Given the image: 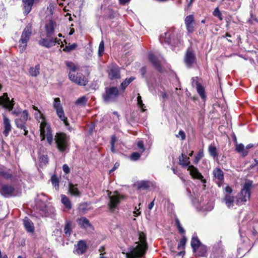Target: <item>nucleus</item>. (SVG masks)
Masks as SVG:
<instances>
[{
  "mask_svg": "<svg viewBox=\"0 0 258 258\" xmlns=\"http://www.w3.org/2000/svg\"><path fill=\"white\" fill-rule=\"evenodd\" d=\"M135 78L131 77L128 79H126L120 85L121 88L124 90L125 88L134 80Z\"/></svg>",
  "mask_w": 258,
  "mask_h": 258,
  "instance_id": "nucleus-36",
  "label": "nucleus"
},
{
  "mask_svg": "<svg viewBox=\"0 0 258 258\" xmlns=\"http://www.w3.org/2000/svg\"><path fill=\"white\" fill-rule=\"evenodd\" d=\"M213 174L214 178L217 179V184L220 186L224 179V174L222 170L219 168H216L213 170Z\"/></svg>",
  "mask_w": 258,
  "mask_h": 258,
  "instance_id": "nucleus-18",
  "label": "nucleus"
},
{
  "mask_svg": "<svg viewBox=\"0 0 258 258\" xmlns=\"http://www.w3.org/2000/svg\"><path fill=\"white\" fill-rule=\"evenodd\" d=\"M77 221L81 228L89 230L93 229L92 225L90 223L89 220L86 217H82L78 218Z\"/></svg>",
  "mask_w": 258,
  "mask_h": 258,
  "instance_id": "nucleus-15",
  "label": "nucleus"
},
{
  "mask_svg": "<svg viewBox=\"0 0 258 258\" xmlns=\"http://www.w3.org/2000/svg\"><path fill=\"white\" fill-rule=\"evenodd\" d=\"M72 231V223L70 221H67L64 227V232L67 237H69Z\"/></svg>",
  "mask_w": 258,
  "mask_h": 258,
  "instance_id": "nucleus-27",
  "label": "nucleus"
},
{
  "mask_svg": "<svg viewBox=\"0 0 258 258\" xmlns=\"http://www.w3.org/2000/svg\"><path fill=\"white\" fill-rule=\"evenodd\" d=\"M14 102L13 99L12 100H10L7 93H4L2 96L0 97V105H3L4 108L8 109L9 111H12V114L18 115L21 113V111L19 109L13 110L14 105Z\"/></svg>",
  "mask_w": 258,
  "mask_h": 258,
  "instance_id": "nucleus-5",
  "label": "nucleus"
},
{
  "mask_svg": "<svg viewBox=\"0 0 258 258\" xmlns=\"http://www.w3.org/2000/svg\"><path fill=\"white\" fill-rule=\"evenodd\" d=\"M118 166H119V164H118L117 163H116L114 164L113 168L109 171V173H111V172H113Z\"/></svg>",
  "mask_w": 258,
  "mask_h": 258,
  "instance_id": "nucleus-64",
  "label": "nucleus"
},
{
  "mask_svg": "<svg viewBox=\"0 0 258 258\" xmlns=\"http://www.w3.org/2000/svg\"><path fill=\"white\" fill-rule=\"evenodd\" d=\"M119 95V91L117 87H110L105 88L102 98L105 103H109L115 101Z\"/></svg>",
  "mask_w": 258,
  "mask_h": 258,
  "instance_id": "nucleus-3",
  "label": "nucleus"
},
{
  "mask_svg": "<svg viewBox=\"0 0 258 258\" xmlns=\"http://www.w3.org/2000/svg\"><path fill=\"white\" fill-rule=\"evenodd\" d=\"M202 245L201 242L197 236H193L191 240V246L194 251H196L198 246Z\"/></svg>",
  "mask_w": 258,
  "mask_h": 258,
  "instance_id": "nucleus-34",
  "label": "nucleus"
},
{
  "mask_svg": "<svg viewBox=\"0 0 258 258\" xmlns=\"http://www.w3.org/2000/svg\"><path fill=\"white\" fill-rule=\"evenodd\" d=\"M53 41L55 42V44H58L60 45L61 47L63 45L62 42L60 39H58L57 38H53Z\"/></svg>",
  "mask_w": 258,
  "mask_h": 258,
  "instance_id": "nucleus-61",
  "label": "nucleus"
},
{
  "mask_svg": "<svg viewBox=\"0 0 258 258\" xmlns=\"http://www.w3.org/2000/svg\"><path fill=\"white\" fill-rule=\"evenodd\" d=\"M236 150L242 154V156L245 157L248 154V151L245 149V147L242 144H237L236 145Z\"/></svg>",
  "mask_w": 258,
  "mask_h": 258,
  "instance_id": "nucleus-32",
  "label": "nucleus"
},
{
  "mask_svg": "<svg viewBox=\"0 0 258 258\" xmlns=\"http://www.w3.org/2000/svg\"><path fill=\"white\" fill-rule=\"evenodd\" d=\"M185 26H186L187 31L189 33H192L194 31V26L193 24H186Z\"/></svg>",
  "mask_w": 258,
  "mask_h": 258,
  "instance_id": "nucleus-53",
  "label": "nucleus"
},
{
  "mask_svg": "<svg viewBox=\"0 0 258 258\" xmlns=\"http://www.w3.org/2000/svg\"><path fill=\"white\" fill-rule=\"evenodd\" d=\"M40 65L36 64L34 67H31L29 70V73L31 76L36 77L39 74Z\"/></svg>",
  "mask_w": 258,
  "mask_h": 258,
  "instance_id": "nucleus-33",
  "label": "nucleus"
},
{
  "mask_svg": "<svg viewBox=\"0 0 258 258\" xmlns=\"http://www.w3.org/2000/svg\"><path fill=\"white\" fill-rule=\"evenodd\" d=\"M22 1L24 9V13L26 15L31 11L33 4L38 0H22Z\"/></svg>",
  "mask_w": 258,
  "mask_h": 258,
  "instance_id": "nucleus-20",
  "label": "nucleus"
},
{
  "mask_svg": "<svg viewBox=\"0 0 258 258\" xmlns=\"http://www.w3.org/2000/svg\"><path fill=\"white\" fill-rule=\"evenodd\" d=\"M177 137H180L182 140H185V135L184 132L182 130L179 131L178 133V135H177Z\"/></svg>",
  "mask_w": 258,
  "mask_h": 258,
  "instance_id": "nucleus-59",
  "label": "nucleus"
},
{
  "mask_svg": "<svg viewBox=\"0 0 258 258\" xmlns=\"http://www.w3.org/2000/svg\"><path fill=\"white\" fill-rule=\"evenodd\" d=\"M187 239L184 235L183 236L182 238L180 239L179 242L178 244V249H184V246L186 242Z\"/></svg>",
  "mask_w": 258,
  "mask_h": 258,
  "instance_id": "nucleus-44",
  "label": "nucleus"
},
{
  "mask_svg": "<svg viewBox=\"0 0 258 258\" xmlns=\"http://www.w3.org/2000/svg\"><path fill=\"white\" fill-rule=\"evenodd\" d=\"M149 59L150 61L152 63L154 67L159 71H161V68L159 60L157 57L152 53H149Z\"/></svg>",
  "mask_w": 258,
  "mask_h": 258,
  "instance_id": "nucleus-23",
  "label": "nucleus"
},
{
  "mask_svg": "<svg viewBox=\"0 0 258 258\" xmlns=\"http://www.w3.org/2000/svg\"><path fill=\"white\" fill-rule=\"evenodd\" d=\"M224 201L228 208H232L234 206V197L230 195H226Z\"/></svg>",
  "mask_w": 258,
  "mask_h": 258,
  "instance_id": "nucleus-26",
  "label": "nucleus"
},
{
  "mask_svg": "<svg viewBox=\"0 0 258 258\" xmlns=\"http://www.w3.org/2000/svg\"><path fill=\"white\" fill-rule=\"evenodd\" d=\"M53 107L55 110L62 108V106L60 103V100L59 98H55L54 99Z\"/></svg>",
  "mask_w": 258,
  "mask_h": 258,
  "instance_id": "nucleus-37",
  "label": "nucleus"
},
{
  "mask_svg": "<svg viewBox=\"0 0 258 258\" xmlns=\"http://www.w3.org/2000/svg\"><path fill=\"white\" fill-rule=\"evenodd\" d=\"M40 214L42 216H47L48 214L47 208L44 203H42V205L39 207Z\"/></svg>",
  "mask_w": 258,
  "mask_h": 258,
  "instance_id": "nucleus-40",
  "label": "nucleus"
},
{
  "mask_svg": "<svg viewBox=\"0 0 258 258\" xmlns=\"http://www.w3.org/2000/svg\"><path fill=\"white\" fill-rule=\"evenodd\" d=\"M218 252H213L210 256L211 258H222V255H220V256L217 255ZM222 252L221 251V254H222Z\"/></svg>",
  "mask_w": 258,
  "mask_h": 258,
  "instance_id": "nucleus-60",
  "label": "nucleus"
},
{
  "mask_svg": "<svg viewBox=\"0 0 258 258\" xmlns=\"http://www.w3.org/2000/svg\"><path fill=\"white\" fill-rule=\"evenodd\" d=\"M197 255L204 256L207 252V248L205 246L202 245L198 246L196 251H194Z\"/></svg>",
  "mask_w": 258,
  "mask_h": 258,
  "instance_id": "nucleus-28",
  "label": "nucleus"
},
{
  "mask_svg": "<svg viewBox=\"0 0 258 258\" xmlns=\"http://www.w3.org/2000/svg\"><path fill=\"white\" fill-rule=\"evenodd\" d=\"M188 170L189 171L190 175L195 179H198L201 180L203 183H205L206 181L204 178L203 176L199 171L198 169L193 165L188 166Z\"/></svg>",
  "mask_w": 258,
  "mask_h": 258,
  "instance_id": "nucleus-13",
  "label": "nucleus"
},
{
  "mask_svg": "<svg viewBox=\"0 0 258 258\" xmlns=\"http://www.w3.org/2000/svg\"><path fill=\"white\" fill-rule=\"evenodd\" d=\"M108 77L111 80L120 78L119 68L116 65H111L108 70Z\"/></svg>",
  "mask_w": 258,
  "mask_h": 258,
  "instance_id": "nucleus-12",
  "label": "nucleus"
},
{
  "mask_svg": "<svg viewBox=\"0 0 258 258\" xmlns=\"http://www.w3.org/2000/svg\"><path fill=\"white\" fill-rule=\"evenodd\" d=\"M66 64L69 70V78H70V75H74L76 73L77 67L75 63L71 61H66Z\"/></svg>",
  "mask_w": 258,
  "mask_h": 258,
  "instance_id": "nucleus-24",
  "label": "nucleus"
},
{
  "mask_svg": "<svg viewBox=\"0 0 258 258\" xmlns=\"http://www.w3.org/2000/svg\"><path fill=\"white\" fill-rule=\"evenodd\" d=\"M221 13L218 8H216L213 12V15L215 17L220 18L221 16Z\"/></svg>",
  "mask_w": 258,
  "mask_h": 258,
  "instance_id": "nucleus-57",
  "label": "nucleus"
},
{
  "mask_svg": "<svg viewBox=\"0 0 258 258\" xmlns=\"http://www.w3.org/2000/svg\"><path fill=\"white\" fill-rule=\"evenodd\" d=\"M62 170L66 174H68L70 172V168L67 164H64L63 165Z\"/></svg>",
  "mask_w": 258,
  "mask_h": 258,
  "instance_id": "nucleus-56",
  "label": "nucleus"
},
{
  "mask_svg": "<svg viewBox=\"0 0 258 258\" xmlns=\"http://www.w3.org/2000/svg\"><path fill=\"white\" fill-rule=\"evenodd\" d=\"M252 186V182L248 181L246 182L241 191L240 197L237 200V205H239L242 202H245L250 198V190Z\"/></svg>",
  "mask_w": 258,
  "mask_h": 258,
  "instance_id": "nucleus-7",
  "label": "nucleus"
},
{
  "mask_svg": "<svg viewBox=\"0 0 258 258\" xmlns=\"http://www.w3.org/2000/svg\"><path fill=\"white\" fill-rule=\"evenodd\" d=\"M196 88H197V91H198L199 94L200 95V96H201V97L203 99H205L206 98V96L205 94L204 88L201 85H198V87H197Z\"/></svg>",
  "mask_w": 258,
  "mask_h": 258,
  "instance_id": "nucleus-42",
  "label": "nucleus"
},
{
  "mask_svg": "<svg viewBox=\"0 0 258 258\" xmlns=\"http://www.w3.org/2000/svg\"><path fill=\"white\" fill-rule=\"evenodd\" d=\"M191 84L193 86H196V87H198V85H200V84H199L198 81V78H194L192 79Z\"/></svg>",
  "mask_w": 258,
  "mask_h": 258,
  "instance_id": "nucleus-58",
  "label": "nucleus"
},
{
  "mask_svg": "<svg viewBox=\"0 0 258 258\" xmlns=\"http://www.w3.org/2000/svg\"><path fill=\"white\" fill-rule=\"evenodd\" d=\"M35 116L39 122L41 123V122H42V121H45V119L43 114L41 113L40 111H38V112L35 113Z\"/></svg>",
  "mask_w": 258,
  "mask_h": 258,
  "instance_id": "nucleus-45",
  "label": "nucleus"
},
{
  "mask_svg": "<svg viewBox=\"0 0 258 258\" xmlns=\"http://www.w3.org/2000/svg\"><path fill=\"white\" fill-rule=\"evenodd\" d=\"M15 123L17 127L21 129L25 128V121L22 119H16Z\"/></svg>",
  "mask_w": 258,
  "mask_h": 258,
  "instance_id": "nucleus-41",
  "label": "nucleus"
},
{
  "mask_svg": "<svg viewBox=\"0 0 258 258\" xmlns=\"http://www.w3.org/2000/svg\"><path fill=\"white\" fill-rule=\"evenodd\" d=\"M55 24L52 20H50L45 26V31L48 37H51L54 33V26Z\"/></svg>",
  "mask_w": 258,
  "mask_h": 258,
  "instance_id": "nucleus-19",
  "label": "nucleus"
},
{
  "mask_svg": "<svg viewBox=\"0 0 258 258\" xmlns=\"http://www.w3.org/2000/svg\"><path fill=\"white\" fill-rule=\"evenodd\" d=\"M225 190L226 192L227 193L226 195H230V194H231L232 192V189L231 187L229 186H227L225 188Z\"/></svg>",
  "mask_w": 258,
  "mask_h": 258,
  "instance_id": "nucleus-62",
  "label": "nucleus"
},
{
  "mask_svg": "<svg viewBox=\"0 0 258 258\" xmlns=\"http://www.w3.org/2000/svg\"><path fill=\"white\" fill-rule=\"evenodd\" d=\"M23 224L27 232L30 233H33L34 232V224L28 217H25L24 219Z\"/></svg>",
  "mask_w": 258,
  "mask_h": 258,
  "instance_id": "nucleus-21",
  "label": "nucleus"
},
{
  "mask_svg": "<svg viewBox=\"0 0 258 258\" xmlns=\"http://www.w3.org/2000/svg\"><path fill=\"white\" fill-rule=\"evenodd\" d=\"M87 245L85 241L80 240L75 245L74 252L78 254H82L85 252L87 249Z\"/></svg>",
  "mask_w": 258,
  "mask_h": 258,
  "instance_id": "nucleus-14",
  "label": "nucleus"
},
{
  "mask_svg": "<svg viewBox=\"0 0 258 258\" xmlns=\"http://www.w3.org/2000/svg\"><path fill=\"white\" fill-rule=\"evenodd\" d=\"M69 138L63 133H57L55 136V142L58 150L64 152L69 145Z\"/></svg>",
  "mask_w": 258,
  "mask_h": 258,
  "instance_id": "nucleus-6",
  "label": "nucleus"
},
{
  "mask_svg": "<svg viewBox=\"0 0 258 258\" xmlns=\"http://www.w3.org/2000/svg\"><path fill=\"white\" fill-rule=\"evenodd\" d=\"M69 192L70 194L74 196H80V192L77 187V185L73 184L72 183L69 184Z\"/></svg>",
  "mask_w": 258,
  "mask_h": 258,
  "instance_id": "nucleus-30",
  "label": "nucleus"
},
{
  "mask_svg": "<svg viewBox=\"0 0 258 258\" xmlns=\"http://www.w3.org/2000/svg\"><path fill=\"white\" fill-rule=\"evenodd\" d=\"M0 176L5 178H9L11 177V174L3 171H0Z\"/></svg>",
  "mask_w": 258,
  "mask_h": 258,
  "instance_id": "nucleus-54",
  "label": "nucleus"
},
{
  "mask_svg": "<svg viewBox=\"0 0 258 258\" xmlns=\"http://www.w3.org/2000/svg\"><path fill=\"white\" fill-rule=\"evenodd\" d=\"M70 76V80L78 85L84 86L88 82L87 78L80 73L77 72L74 75Z\"/></svg>",
  "mask_w": 258,
  "mask_h": 258,
  "instance_id": "nucleus-9",
  "label": "nucleus"
},
{
  "mask_svg": "<svg viewBox=\"0 0 258 258\" xmlns=\"http://www.w3.org/2000/svg\"><path fill=\"white\" fill-rule=\"evenodd\" d=\"M55 111L58 118L63 122L66 126H68L69 124L68 121V118L65 116L63 108L60 109L56 110Z\"/></svg>",
  "mask_w": 258,
  "mask_h": 258,
  "instance_id": "nucleus-25",
  "label": "nucleus"
},
{
  "mask_svg": "<svg viewBox=\"0 0 258 258\" xmlns=\"http://www.w3.org/2000/svg\"><path fill=\"white\" fill-rule=\"evenodd\" d=\"M40 131L41 140H44L46 138L48 143L51 145L53 141L51 130L50 125L46 121L40 123Z\"/></svg>",
  "mask_w": 258,
  "mask_h": 258,
  "instance_id": "nucleus-4",
  "label": "nucleus"
},
{
  "mask_svg": "<svg viewBox=\"0 0 258 258\" xmlns=\"http://www.w3.org/2000/svg\"><path fill=\"white\" fill-rule=\"evenodd\" d=\"M155 183L149 181H141L137 184V187L139 189H146L154 186Z\"/></svg>",
  "mask_w": 258,
  "mask_h": 258,
  "instance_id": "nucleus-22",
  "label": "nucleus"
},
{
  "mask_svg": "<svg viewBox=\"0 0 258 258\" xmlns=\"http://www.w3.org/2000/svg\"><path fill=\"white\" fill-rule=\"evenodd\" d=\"M77 46V45L76 43H73L72 44H69V45L66 46L65 48L63 49V50L65 51L69 52L75 49Z\"/></svg>",
  "mask_w": 258,
  "mask_h": 258,
  "instance_id": "nucleus-46",
  "label": "nucleus"
},
{
  "mask_svg": "<svg viewBox=\"0 0 258 258\" xmlns=\"http://www.w3.org/2000/svg\"><path fill=\"white\" fill-rule=\"evenodd\" d=\"M38 44L46 48H50L55 45V42L53 41L52 36L48 37L47 35L44 37L43 34H41L40 39L38 41Z\"/></svg>",
  "mask_w": 258,
  "mask_h": 258,
  "instance_id": "nucleus-11",
  "label": "nucleus"
},
{
  "mask_svg": "<svg viewBox=\"0 0 258 258\" xmlns=\"http://www.w3.org/2000/svg\"><path fill=\"white\" fill-rule=\"evenodd\" d=\"M148 247L146 236L140 232L139 233L138 240L130 246L126 252V258H140L144 255Z\"/></svg>",
  "mask_w": 258,
  "mask_h": 258,
  "instance_id": "nucleus-1",
  "label": "nucleus"
},
{
  "mask_svg": "<svg viewBox=\"0 0 258 258\" xmlns=\"http://www.w3.org/2000/svg\"><path fill=\"white\" fill-rule=\"evenodd\" d=\"M117 139L115 136H112L111 138L110 144H111V151L113 153L115 152V143Z\"/></svg>",
  "mask_w": 258,
  "mask_h": 258,
  "instance_id": "nucleus-38",
  "label": "nucleus"
},
{
  "mask_svg": "<svg viewBox=\"0 0 258 258\" xmlns=\"http://www.w3.org/2000/svg\"><path fill=\"white\" fill-rule=\"evenodd\" d=\"M137 104L139 108H140L143 111L146 110L145 105L143 104L142 97L139 94L137 97Z\"/></svg>",
  "mask_w": 258,
  "mask_h": 258,
  "instance_id": "nucleus-43",
  "label": "nucleus"
},
{
  "mask_svg": "<svg viewBox=\"0 0 258 258\" xmlns=\"http://www.w3.org/2000/svg\"><path fill=\"white\" fill-rule=\"evenodd\" d=\"M119 4L122 5H124L126 3H128L130 2L131 0H118Z\"/></svg>",
  "mask_w": 258,
  "mask_h": 258,
  "instance_id": "nucleus-63",
  "label": "nucleus"
},
{
  "mask_svg": "<svg viewBox=\"0 0 258 258\" xmlns=\"http://www.w3.org/2000/svg\"><path fill=\"white\" fill-rule=\"evenodd\" d=\"M28 112L26 110H24L21 114V118L20 119H22L23 120L26 121L28 119Z\"/></svg>",
  "mask_w": 258,
  "mask_h": 258,
  "instance_id": "nucleus-52",
  "label": "nucleus"
},
{
  "mask_svg": "<svg viewBox=\"0 0 258 258\" xmlns=\"http://www.w3.org/2000/svg\"><path fill=\"white\" fill-rule=\"evenodd\" d=\"M51 181L52 185L54 187L58 189L59 188V180L58 178L55 175H53L51 176Z\"/></svg>",
  "mask_w": 258,
  "mask_h": 258,
  "instance_id": "nucleus-39",
  "label": "nucleus"
},
{
  "mask_svg": "<svg viewBox=\"0 0 258 258\" xmlns=\"http://www.w3.org/2000/svg\"><path fill=\"white\" fill-rule=\"evenodd\" d=\"M194 20V17L192 15L187 16L185 19V25L193 24Z\"/></svg>",
  "mask_w": 258,
  "mask_h": 258,
  "instance_id": "nucleus-48",
  "label": "nucleus"
},
{
  "mask_svg": "<svg viewBox=\"0 0 258 258\" xmlns=\"http://www.w3.org/2000/svg\"><path fill=\"white\" fill-rule=\"evenodd\" d=\"M137 146L141 150V153L144 152L145 148L143 142L142 141H139L137 143Z\"/></svg>",
  "mask_w": 258,
  "mask_h": 258,
  "instance_id": "nucleus-55",
  "label": "nucleus"
},
{
  "mask_svg": "<svg viewBox=\"0 0 258 258\" xmlns=\"http://www.w3.org/2000/svg\"><path fill=\"white\" fill-rule=\"evenodd\" d=\"M3 134L5 137H7L11 132L12 127L10 119L5 115H3Z\"/></svg>",
  "mask_w": 258,
  "mask_h": 258,
  "instance_id": "nucleus-16",
  "label": "nucleus"
},
{
  "mask_svg": "<svg viewBox=\"0 0 258 258\" xmlns=\"http://www.w3.org/2000/svg\"><path fill=\"white\" fill-rule=\"evenodd\" d=\"M32 34V24L28 23L23 30L21 38L19 40V47L20 52H24L27 46V43L29 41Z\"/></svg>",
  "mask_w": 258,
  "mask_h": 258,
  "instance_id": "nucleus-2",
  "label": "nucleus"
},
{
  "mask_svg": "<svg viewBox=\"0 0 258 258\" xmlns=\"http://www.w3.org/2000/svg\"><path fill=\"white\" fill-rule=\"evenodd\" d=\"M61 201L67 209L70 210L72 208L71 202L66 196L64 195H61Z\"/></svg>",
  "mask_w": 258,
  "mask_h": 258,
  "instance_id": "nucleus-29",
  "label": "nucleus"
},
{
  "mask_svg": "<svg viewBox=\"0 0 258 258\" xmlns=\"http://www.w3.org/2000/svg\"><path fill=\"white\" fill-rule=\"evenodd\" d=\"M110 194L111 192H109L108 194L109 202L108 204V206L109 211L111 212H113L120 203V200L123 199L124 197L122 195L117 194L116 192H115L113 195H110Z\"/></svg>",
  "mask_w": 258,
  "mask_h": 258,
  "instance_id": "nucleus-8",
  "label": "nucleus"
},
{
  "mask_svg": "<svg viewBox=\"0 0 258 258\" xmlns=\"http://www.w3.org/2000/svg\"><path fill=\"white\" fill-rule=\"evenodd\" d=\"M169 36V35L166 32L164 33V35L163 34L161 35L160 38V41L161 42H162V41H163L162 39L164 38V42L166 43L169 44L170 43V39L168 38Z\"/></svg>",
  "mask_w": 258,
  "mask_h": 258,
  "instance_id": "nucleus-47",
  "label": "nucleus"
},
{
  "mask_svg": "<svg viewBox=\"0 0 258 258\" xmlns=\"http://www.w3.org/2000/svg\"><path fill=\"white\" fill-rule=\"evenodd\" d=\"M195 60V56L191 49L188 48L187 50L184 61L188 67H190Z\"/></svg>",
  "mask_w": 258,
  "mask_h": 258,
  "instance_id": "nucleus-17",
  "label": "nucleus"
},
{
  "mask_svg": "<svg viewBox=\"0 0 258 258\" xmlns=\"http://www.w3.org/2000/svg\"><path fill=\"white\" fill-rule=\"evenodd\" d=\"M141 157V154L137 152H135L131 155V159L133 161H137Z\"/></svg>",
  "mask_w": 258,
  "mask_h": 258,
  "instance_id": "nucleus-51",
  "label": "nucleus"
},
{
  "mask_svg": "<svg viewBox=\"0 0 258 258\" xmlns=\"http://www.w3.org/2000/svg\"><path fill=\"white\" fill-rule=\"evenodd\" d=\"M179 161L180 164L183 166H187L190 163L189 158L183 154L179 157Z\"/></svg>",
  "mask_w": 258,
  "mask_h": 258,
  "instance_id": "nucleus-31",
  "label": "nucleus"
},
{
  "mask_svg": "<svg viewBox=\"0 0 258 258\" xmlns=\"http://www.w3.org/2000/svg\"><path fill=\"white\" fill-rule=\"evenodd\" d=\"M104 50V44L103 41H101L98 48V55L101 56Z\"/></svg>",
  "mask_w": 258,
  "mask_h": 258,
  "instance_id": "nucleus-49",
  "label": "nucleus"
},
{
  "mask_svg": "<svg viewBox=\"0 0 258 258\" xmlns=\"http://www.w3.org/2000/svg\"><path fill=\"white\" fill-rule=\"evenodd\" d=\"M208 151L211 156L213 158H215L218 156V153L216 147L212 144L209 146Z\"/></svg>",
  "mask_w": 258,
  "mask_h": 258,
  "instance_id": "nucleus-35",
  "label": "nucleus"
},
{
  "mask_svg": "<svg viewBox=\"0 0 258 258\" xmlns=\"http://www.w3.org/2000/svg\"><path fill=\"white\" fill-rule=\"evenodd\" d=\"M87 99L86 97L82 96L78 98L76 101V104H84L87 102Z\"/></svg>",
  "mask_w": 258,
  "mask_h": 258,
  "instance_id": "nucleus-50",
  "label": "nucleus"
},
{
  "mask_svg": "<svg viewBox=\"0 0 258 258\" xmlns=\"http://www.w3.org/2000/svg\"><path fill=\"white\" fill-rule=\"evenodd\" d=\"M0 193L5 197L16 196L17 192L15 188L10 185H3L0 188Z\"/></svg>",
  "mask_w": 258,
  "mask_h": 258,
  "instance_id": "nucleus-10",
  "label": "nucleus"
}]
</instances>
